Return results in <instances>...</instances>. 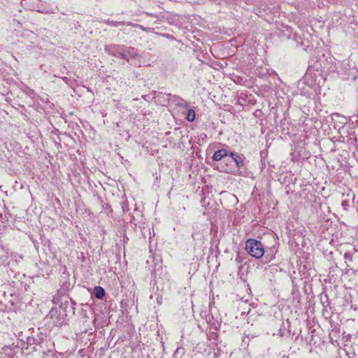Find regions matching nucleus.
<instances>
[{
	"label": "nucleus",
	"mask_w": 358,
	"mask_h": 358,
	"mask_svg": "<svg viewBox=\"0 0 358 358\" xmlns=\"http://www.w3.org/2000/svg\"><path fill=\"white\" fill-rule=\"evenodd\" d=\"M245 250L251 256L259 259L264 254V250L261 242L255 239H248L245 242Z\"/></svg>",
	"instance_id": "1"
},
{
	"label": "nucleus",
	"mask_w": 358,
	"mask_h": 358,
	"mask_svg": "<svg viewBox=\"0 0 358 358\" xmlns=\"http://www.w3.org/2000/svg\"><path fill=\"white\" fill-rule=\"evenodd\" d=\"M227 155V150H220L216 151L213 156V159L215 161H220L222 157Z\"/></svg>",
	"instance_id": "2"
},
{
	"label": "nucleus",
	"mask_w": 358,
	"mask_h": 358,
	"mask_svg": "<svg viewBox=\"0 0 358 358\" xmlns=\"http://www.w3.org/2000/svg\"><path fill=\"white\" fill-rule=\"evenodd\" d=\"M104 294L105 291L101 287L96 286L94 287V295L97 299H102Z\"/></svg>",
	"instance_id": "3"
},
{
	"label": "nucleus",
	"mask_w": 358,
	"mask_h": 358,
	"mask_svg": "<svg viewBox=\"0 0 358 358\" xmlns=\"http://www.w3.org/2000/svg\"><path fill=\"white\" fill-rule=\"evenodd\" d=\"M230 156L232 157V159L235 162L237 167L239 168L243 166V162L238 155H237L236 154H235L234 152H231Z\"/></svg>",
	"instance_id": "4"
},
{
	"label": "nucleus",
	"mask_w": 358,
	"mask_h": 358,
	"mask_svg": "<svg viewBox=\"0 0 358 358\" xmlns=\"http://www.w3.org/2000/svg\"><path fill=\"white\" fill-rule=\"evenodd\" d=\"M186 119L189 122H193L195 119V112L192 109H189L187 110L186 115Z\"/></svg>",
	"instance_id": "5"
}]
</instances>
